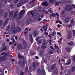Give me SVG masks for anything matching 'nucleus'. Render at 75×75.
<instances>
[{"label":"nucleus","mask_w":75,"mask_h":75,"mask_svg":"<svg viewBox=\"0 0 75 75\" xmlns=\"http://www.w3.org/2000/svg\"><path fill=\"white\" fill-rule=\"evenodd\" d=\"M7 47H4L1 50V52H2V51H3L4 50H7Z\"/></svg>","instance_id":"obj_25"},{"label":"nucleus","mask_w":75,"mask_h":75,"mask_svg":"<svg viewBox=\"0 0 75 75\" xmlns=\"http://www.w3.org/2000/svg\"><path fill=\"white\" fill-rule=\"evenodd\" d=\"M13 12L11 11L9 13V16L10 17H12L13 16Z\"/></svg>","instance_id":"obj_15"},{"label":"nucleus","mask_w":75,"mask_h":75,"mask_svg":"<svg viewBox=\"0 0 75 75\" xmlns=\"http://www.w3.org/2000/svg\"><path fill=\"white\" fill-rule=\"evenodd\" d=\"M25 70L26 72H28V67H26L25 69Z\"/></svg>","instance_id":"obj_32"},{"label":"nucleus","mask_w":75,"mask_h":75,"mask_svg":"<svg viewBox=\"0 0 75 75\" xmlns=\"http://www.w3.org/2000/svg\"><path fill=\"white\" fill-rule=\"evenodd\" d=\"M48 11L50 13H53V11H52V9H50L48 10Z\"/></svg>","instance_id":"obj_41"},{"label":"nucleus","mask_w":75,"mask_h":75,"mask_svg":"<svg viewBox=\"0 0 75 75\" xmlns=\"http://www.w3.org/2000/svg\"><path fill=\"white\" fill-rule=\"evenodd\" d=\"M25 31H28V28H26L25 29Z\"/></svg>","instance_id":"obj_60"},{"label":"nucleus","mask_w":75,"mask_h":75,"mask_svg":"<svg viewBox=\"0 0 75 75\" xmlns=\"http://www.w3.org/2000/svg\"><path fill=\"white\" fill-rule=\"evenodd\" d=\"M50 48H51V49H52V50H54V47H52V46H50Z\"/></svg>","instance_id":"obj_51"},{"label":"nucleus","mask_w":75,"mask_h":75,"mask_svg":"<svg viewBox=\"0 0 75 75\" xmlns=\"http://www.w3.org/2000/svg\"><path fill=\"white\" fill-rule=\"evenodd\" d=\"M40 37L39 36H38V37H36V41H38L39 40H40Z\"/></svg>","instance_id":"obj_39"},{"label":"nucleus","mask_w":75,"mask_h":75,"mask_svg":"<svg viewBox=\"0 0 75 75\" xmlns=\"http://www.w3.org/2000/svg\"><path fill=\"white\" fill-rule=\"evenodd\" d=\"M23 61H19L18 64H19L22 67H24L25 66V63L23 62Z\"/></svg>","instance_id":"obj_5"},{"label":"nucleus","mask_w":75,"mask_h":75,"mask_svg":"<svg viewBox=\"0 0 75 75\" xmlns=\"http://www.w3.org/2000/svg\"><path fill=\"white\" fill-rule=\"evenodd\" d=\"M33 22V21H31V19H28L26 20V23L27 24H29V23H30V22Z\"/></svg>","instance_id":"obj_18"},{"label":"nucleus","mask_w":75,"mask_h":75,"mask_svg":"<svg viewBox=\"0 0 75 75\" xmlns=\"http://www.w3.org/2000/svg\"><path fill=\"white\" fill-rule=\"evenodd\" d=\"M25 12V11H24V10H22L20 12V13L18 15V16H20L19 17V19H21L23 17V14Z\"/></svg>","instance_id":"obj_4"},{"label":"nucleus","mask_w":75,"mask_h":75,"mask_svg":"<svg viewBox=\"0 0 75 75\" xmlns=\"http://www.w3.org/2000/svg\"><path fill=\"white\" fill-rule=\"evenodd\" d=\"M48 37H50V38H52V36H51V34L49 35H48Z\"/></svg>","instance_id":"obj_63"},{"label":"nucleus","mask_w":75,"mask_h":75,"mask_svg":"<svg viewBox=\"0 0 75 75\" xmlns=\"http://www.w3.org/2000/svg\"><path fill=\"white\" fill-rule=\"evenodd\" d=\"M66 50L67 52H69L71 51V48L69 47H68L66 49Z\"/></svg>","instance_id":"obj_30"},{"label":"nucleus","mask_w":75,"mask_h":75,"mask_svg":"<svg viewBox=\"0 0 75 75\" xmlns=\"http://www.w3.org/2000/svg\"><path fill=\"white\" fill-rule=\"evenodd\" d=\"M69 21V19H65L64 20V21L66 23H68Z\"/></svg>","instance_id":"obj_34"},{"label":"nucleus","mask_w":75,"mask_h":75,"mask_svg":"<svg viewBox=\"0 0 75 75\" xmlns=\"http://www.w3.org/2000/svg\"><path fill=\"white\" fill-rule=\"evenodd\" d=\"M8 14V13H6L4 16V18H6V17H7V15Z\"/></svg>","instance_id":"obj_44"},{"label":"nucleus","mask_w":75,"mask_h":75,"mask_svg":"<svg viewBox=\"0 0 75 75\" xmlns=\"http://www.w3.org/2000/svg\"><path fill=\"white\" fill-rule=\"evenodd\" d=\"M23 45L25 47L24 48L25 49L27 48V45L25 41L24 42H23Z\"/></svg>","instance_id":"obj_27"},{"label":"nucleus","mask_w":75,"mask_h":75,"mask_svg":"<svg viewBox=\"0 0 75 75\" xmlns=\"http://www.w3.org/2000/svg\"><path fill=\"white\" fill-rule=\"evenodd\" d=\"M59 24H62V22L61 21H59Z\"/></svg>","instance_id":"obj_62"},{"label":"nucleus","mask_w":75,"mask_h":75,"mask_svg":"<svg viewBox=\"0 0 75 75\" xmlns=\"http://www.w3.org/2000/svg\"><path fill=\"white\" fill-rule=\"evenodd\" d=\"M36 70V68H33L32 69V71H35Z\"/></svg>","instance_id":"obj_53"},{"label":"nucleus","mask_w":75,"mask_h":75,"mask_svg":"<svg viewBox=\"0 0 75 75\" xmlns=\"http://www.w3.org/2000/svg\"><path fill=\"white\" fill-rule=\"evenodd\" d=\"M56 1V0H49V2L50 3H54Z\"/></svg>","instance_id":"obj_28"},{"label":"nucleus","mask_w":75,"mask_h":75,"mask_svg":"<svg viewBox=\"0 0 75 75\" xmlns=\"http://www.w3.org/2000/svg\"><path fill=\"white\" fill-rule=\"evenodd\" d=\"M45 34L46 35H48V33L47 32L45 33Z\"/></svg>","instance_id":"obj_52"},{"label":"nucleus","mask_w":75,"mask_h":75,"mask_svg":"<svg viewBox=\"0 0 75 75\" xmlns=\"http://www.w3.org/2000/svg\"><path fill=\"white\" fill-rule=\"evenodd\" d=\"M37 72L38 73H40L41 72V69H38L37 70Z\"/></svg>","instance_id":"obj_43"},{"label":"nucleus","mask_w":75,"mask_h":75,"mask_svg":"<svg viewBox=\"0 0 75 75\" xmlns=\"http://www.w3.org/2000/svg\"><path fill=\"white\" fill-rule=\"evenodd\" d=\"M51 42H52V40H50L49 42V44H50V45H51Z\"/></svg>","instance_id":"obj_50"},{"label":"nucleus","mask_w":75,"mask_h":75,"mask_svg":"<svg viewBox=\"0 0 75 75\" xmlns=\"http://www.w3.org/2000/svg\"><path fill=\"white\" fill-rule=\"evenodd\" d=\"M65 9L67 11H70L72 10V6L70 5H68L65 6Z\"/></svg>","instance_id":"obj_2"},{"label":"nucleus","mask_w":75,"mask_h":75,"mask_svg":"<svg viewBox=\"0 0 75 75\" xmlns=\"http://www.w3.org/2000/svg\"><path fill=\"white\" fill-rule=\"evenodd\" d=\"M50 17H56V14L55 13H52V14H50Z\"/></svg>","instance_id":"obj_22"},{"label":"nucleus","mask_w":75,"mask_h":75,"mask_svg":"<svg viewBox=\"0 0 75 75\" xmlns=\"http://www.w3.org/2000/svg\"><path fill=\"white\" fill-rule=\"evenodd\" d=\"M42 74L43 75H45V70L44 69H42L41 71Z\"/></svg>","instance_id":"obj_21"},{"label":"nucleus","mask_w":75,"mask_h":75,"mask_svg":"<svg viewBox=\"0 0 75 75\" xmlns=\"http://www.w3.org/2000/svg\"><path fill=\"white\" fill-rule=\"evenodd\" d=\"M18 48L20 50L22 49V45L20 43H19L18 45Z\"/></svg>","instance_id":"obj_10"},{"label":"nucleus","mask_w":75,"mask_h":75,"mask_svg":"<svg viewBox=\"0 0 75 75\" xmlns=\"http://www.w3.org/2000/svg\"><path fill=\"white\" fill-rule=\"evenodd\" d=\"M56 67V64H54L53 65H52L51 67L50 68L51 69H55V68Z\"/></svg>","instance_id":"obj_11"},{"label":"nucleus","mask_w":75,"mask_h":75,"mask_svg":"<svg viewBox=\"0 0 75 75\" xmlns=\"http://www.w3.org/2000/svg\"><path fill=\"white\" fill-rule=\"evenodd\" d=\"M35 0H33L31 1V2H30V4H33V6H34L33 4H34V2H35Z\"/></svg>","instance_id":"obj_36"},{"label":"nucleus","mask_w":75,"mask_h":75,"mask_svg":"<svg viewBox=\"0 0 75 75\" xmlns=\"http://www.w3.org/2000/svg\"><path fill=\"white\" fill-rule=\"evenodd\" d=\"M42 6H47L48 5V4L47 3V2H44L42 3Z\"/></svg>","instance_id":"obj_17"},{"label":"nucleus","mask_w":75,"mask_h":75,"mask_svg":"<svg viewBox=\"0 0 75 75\" xmlns=\"http://www.w3.org/2000/svg\"><path fill=\"white\" fill-rule=\"evenodd\" d=\"M67 34L68 35V37H70V36L72 35V33H71V32L69 31L67 32Z\"/></svg>","instance_id":"obj_24"},{"label":"nucleus","mask_w":75,"mask_h":75,"mask_svg":"<svg viewBox=\"0 0 75 75\" xmlns=\"http://www.w3.org/2000/svg\"><path fill=\"white\" fill-rule=\"evenodd\" d=\"M65 14V12L64 11H62V12H61V14Z\"/></svg>","instance_id":"obj_59"},{"label":"nucleus","mask_w":75,"mask_h":75,"mask_svg":"<svg viewBox=\"0 0 75 75\" xmlns=\"http://www.w3.org/2000/svg\"><path fill=\"white\" fill-rule=\"evenodd\" d=\"M18 57L19 59H22L24 58V56H21L20 54H18Z\"/></svg>","instance_id":"obj_14"},{"label":"nucleus","mask_w":75,"mask_h":75,"mask_svg":"<svg viewBox=\"0 0 75 75\" xmlns=\"http://www.w3.org/2000/svg\"><path fill=\"white\" fill-rule=\"evenodd\" d=\"M71 64V60L69 59L68 60L67 62L65 63L66 65H69Z\"/></svg>","instance_id":"obj_8"},{"label":"nucleus","mask_w":75,"mask_h":75,"mask_svg":"<svg viewBox=\"0 0 75 75\" xmlns=\"http://www.w3.org/2000/svg\"><path fill=\"white\" fill-rule=\"evenodd\" d=\"M58 28H60L61 27V25L58 24L57 25Z\"/></svg>","instance_id":"obj_46"},{"label":"nucleus","mask_w":75,"mask_h":75,"mask_svg":"<svg viewBox=\"0 0 75 75\" xmlns=\"http://www.w3.org/2000/svg\"><path fill=\"white\" fill-rule=\"evenodd\" d=\"M18 1V0H15V4L17 3Z\"/></svg>","instance_id":"obj_55"},{"label":"nucleus","mask_w":75,"mask_h":75,"mask_svg":"<svg viewBox=\"0 0 75 75\" xmlns=\"http://www.w3.org/2000/svg\"><path fill=\"white\" fill-rule=\"evenodd\" d=\"M72 6H73V8H75V5L73 4L72 5Z\"/></svg>","instance_id":"obj_64"},{"label":"nucleus","mask_w":75,"mask_h":75,"mask_svg":"<svg viewBox=\"0 0 75 75\" xmlns=\"http://www.w3.org/2000/svg\"><path fill=\"white\" fill-rule=\"evenodd\" d=\"M48 28V27H47L45 29V31H47V29Z\"/></svg>","instance_id":"obj_57"},{"label":"nucleus","mask_w":75,"mask_h":75,"mask_svg":"<svg viewBox=\"0 0 75 75\" xmlns=\"http://www.w3.org/2000/svg\"><path fill=\"white\" fill-rule=\"evenodd\" d=\"M6 53V52H2V53L1 54V55H4V54Z\"/></svg>","instance_id":"obj_56"},{"label":"nucleus","mask_w":75,"mask_h":75,"mask_svg":"<svg viewBox=\"0 0 75 75\" xmlns=\"http://www.w3.org/2000/svg\"><path fill=\"white\" fill-rule=\"evenodd\" d=\"M49 54H54V51L52 50H51L49 51Z\"/></svg>","instance_id":"obj_31"},{"label":"nucleus","mask_w":75,"mask_h":75,"mask_svg":"<svg viewBox=\"0 0 75 75\" xmlns=\"http://www.w3.org/2000/svg\"><path fill=\"white\" fill-rule=\"evenodd\" d=\"M3 24V21L2 20L0 21V26H1Z\"/></svg>","instance_id":"obj_42"},{"label":"nucleus","mask_w":75,"mask_h":75,"mask_svg":"<svg viewBox=\"0 0 75 75\" xmlns=\"http://www.w3.org/2000/svg\"><path fill=\"white\" fill-rule=\"evenodd\" d=\"M47 44V41L45 40L42 42V45H45Z\"/></svg>","instance_id":"obj_29"},{"label":"nucleus","mask_w":75,"mask_h":75,"mask_svg":"<svg viewBox=\"0 0 75 75\" xmlns=\"http://www.w3.org/2000/svg\"><path fill=\"white\" fill-rule=\"evenodd\" d=\"M23 1H21L19 2V3L18 4L17 6L18 7H21V6H23Z\"/></svg>","instance_id":"obj_9"},{"label":"nucleus","mask_w":75,"mask_h":75,"mask_svg":"<svg viewBox=\"0 0 75 75\" xmlns=\"http://www.w3.org/2000/svg\"><path fill=\"white\" fill-rule=\"evenodd\" d=\"M73 34L74 36H75V30H74L73 31Z\"/></svg>","instance_id":"obj_45"},{"label":"nucleus","mask_w":75,"mask_h":75,"mask_svg":"<svg viewBox=\"0 0 75 75\" xmlns=\"http://www.w3.org/2000/svg\"><path fill=\"white\" fill-rule=\"evenodd\" d=\"M40 55L41 56H42L43 55V52H42V53L40 52Z\"/></svg>","instance_id":"obj_58"},{"label":"nucleus","mask_w":75,"mask_h":75,"mask_svg":"<svg viewBox=\"0 0 75 75\" xmlns=\"http://www.w3.org/2000/svg\"><path fill=\"white\" fill-rule=\"evenodd\" d=\"M58 42L59 43V44H62V42H61V40L59 41V40H58Z\"/></svg>","instance_id":"obj_61"},{"label":"nucleus","mask_w":75,"mask_h":75,"mask_svg":"<svg viewBox=\"0 0 75 75\" xmlns=\"http://www.w3.org/2000/svg\"><path fill=\"white\" fill-rule=\"evenodd\" d=\"M55 3L56 4L55 5H56V6H58L60 4V3L59 2H57V1H56L55 2Z\"/></svg>","instance_id":"obj_35"},{"label":"nucleus","mask_w":75,"mask_h":75,"mask_svg":"<svg viewBox=\"0 0 75 75\" xmlns=\"http://www.w3.org/2000/svg\"><path fill=\"white\" fill-rule=\"evenodd\" d=\"M71 58L72 61H73L74 62H75V55H73L71 57Z\"/></svg>","instance_id":"obj_23"},{"label":"nucleus","mask_w":75,"mask_h":75,"mask_svg":"<svg viewBox=\"0 0 75 75\" xmlns=\"http://www.w3.org/2000/svg\"><path fill=\"white\" fill-rule=\"evenodd\" d=\"M33 33L35 36H37V31L34 32Z\"/></svg>","instance_id":"obj_38"},{"label":"nucleus","mask_w":75,"mask_h":75,"mask_svg":"<svg viewBox=\"0 0 75 75\" xmlns=\"http://www.w3.org/2000/svg\"><path fill=\"white\" fill-rule=\"evenodd\" d=\"M14 25H15V23H12L11 24V27L12 28V30H13V33L14 34H16V32L17 31L19 32L21 30V28H20V27L19 26H18L17 27L18 29H17V28L16 27H14Z\"/></svg>","instance_id":"obj_1"},{"label":"nucleus","mask_w":75,"mask_h":75,"mask_svg":"<svg viewBox=\"0 0 75 75\" xmlns=\"http://www.w3.org/2000/svg\"><path fill=\"white\" fill-rule=\"evenodd\" d=\"M56 14L57 17H59V14L58 13V12H56Z\"/></svg>","instance_id":"obj_48"},{"label":"nucleus","mask_w":75,"mask_h":75,"mask_svg":"<svg viewBox=\"0 0 75 75\" xmlns=\"http://www.w3.org/2000/svg\"><path fill=\"white\" fill-rule=\"evenodd\" d=\"M33 68H35L36 67V63H33Z\"/></svg>","instance_id":"obj_37"},{"label":"nucleus","mask_w":75,"mask_h":75,"mask_svg":"<svg viewBox=\"0 0 75 75\" xmlns=\"http://www.w3.org/2000/svg\"><path fill=\"white\" fill-rule=\"evenodd\" d=\"M58 70L57 69H55L53 71V74H58Z\"/></svg>","instance_id":"obj_13"},{"label":"nucleus","mask_w":75,"mask_h":75,"mask_svg":"<svg viewBox=\"0 0 75 75\" xmlns=\"http://www.w3.org/2000/svg\"><path fill=\"white\" fill-rule=\"evenodd\" d=\"M18 14V12H17V11H16L15 12L13 18V19L15 18V17L17 16V14Z\"/></svg>","instance_id":"obj_19"},{"label":"nucleus","mask_w":75,"mask_h":75,"mask_svg":"<svg viewBox=\"0 0 75 75\" xmlns=\"http://www.w3.org/2000/svg\"><path fill=\"white\" fill-rule=\"evenodd\" d=\"M29 38H30L31 44H33V42L34 41V40H33V35H32V34H30Z\"/></svg>","instance_id":"obj_6"},{"label":"nucleus","mask_w":75,"mask_h":75,"mask_svg":"<svg viewBox=\"0 0 75 75\" xmlns=\"http://www.w3.org/2000/svg\"><path fill=\"white\" fill-rule=\"evenodd\" d=\"M6 59V58L4 56H3L1 57H0V62H1L2 61H5Z\"/></svg>","instance_id":"obj_7"},{"label":"nucleus","mask_w":75,"mask_h":75,"mask_svg":"<svg viewBox=\"0 0 75 75\" xmlns=\"http://www.w3.org/2000/svg\"><path fill=\"white\" fill-rule=\"evenodd\" d=\"M10 28V26H8L7 28V29H6L7 31H9V28Z\"/></svg>","instance_id":"obj_54"},{"label":"nucleus","mask_w":75,"mask_h":75,"mask_svg":"<svg viewBox=\"0 0 75 75\" xmlns=\"http://www.w3.org/2000/svg\"><path fill=\"white\" fill-rule=\"evenodd\" d=\"M42 43V40H39L38 41V44H41Z\"/></svg>","instance_id":"obj_33"},{"label":"nucleus","mask_w":75,"mask_h":75,"mask_svg":"<svg viewBox=\"0 0 75 75\" xmlns=\"http://www.w3.org/2000/svg\"><path fill=\"white\" fill-rule=\"evenodd\" d=\"M75 25V21H74V19H72L70 21V24H68L67 26H68L69 28H71V27H72L73 26Z\"/></svg>","instance_id":"obj_3"},{"label":"nucleus","mask_w":75,"mask_h":75,"mask_svg":"<svg viewBox=\"0 0 75 75\" xmlns=\"http://www.w3.org/2000/svg\"><path fill=\"white\" fill-rule=\"evenodd\" d=\"M73 43V42L71 41L68 43V45L72 46V45H74V44Z\"/></svg>","instance_id":"obj_20"},{"label":"nucleus","mask_w":75,"mask_h":75,"mask_svg":"<svg viewBox=\"0 0 75 75\" xmlns=\"http://www.w3.org/2000/svg\"><path fill=\"white\" fill-rule=\"evenodd\" d=\"M30 13L31 14H32V16H33V17H34V14H33V12H29V13Z\"/></svg>","instance_id":"obj_49"},{"label":"nucleus","mask_w":75,"mask_h":75,"mask_svg":"<svg viewBox=\"0 0 75 75\" xmlns=\"http://www.w3.org/2000/svg\"><path fill=\"white\" fill-rule=\"evenodd\" d=\"M47 46L46 45H45V46H42L41 47L42 48H43V49H44L45 48H47Z\"/></svg>","instance_id":"obj_40"},{"label":"nucleus","mask_w":75,"mask_h":75,"mask_svg":"<svg viewBox=\"0 0 75 75\" xmlns=\"http://www.w3.org/2000/svg\"><path fill=\"white\" fill-rule=\"evenodd\" d=\"M9 19H6V20L5 21L4 25V26H5V25H6V24H7V23H8V20Z\"/></svg>","instance_id":"obj_12"},{"label":"nucleus","mask_w":75,"mask_h":75,"mask_svg":"<svg viewBox=\"0 0 75 75\" xmlns=\"http://www.w3.org/2000/svg\"><path fill=\"white\" fill-rule=\"evenodd\" d=\"M75 70V66H73L71 68V71L72 72H74Z\"/></svg>","instance_id":"obj_26"},{"label":"nucleus","mask_w":75,"mask_h":75,"mask_svg":"<svg viewBox=\"0 0 75 75\" xmlns=\"http://www.w3.org/2000/svg\"><path fill=\"white\" fill-rule=\"evenodd\" d=\"M20 75H24V72H22L20 73Z\"/></svg>","instance_id":"obj_47"},{"label":"nucleus","mask_w":75,"mask_h":75,"mask_svg":"<svg viewBox=\"0 0 75 75\" xmlns=\"http://www.w3.org/2000/svg\"><path fill=\"white\" fill-rule=\"evenodd\" d=\"M46 58H47V59H45L44 60V61H45V62H47V61H48V60H50V57H49L48 56H46Z\"/></svg>","instance_id":"obj_16"}]
</instances>
